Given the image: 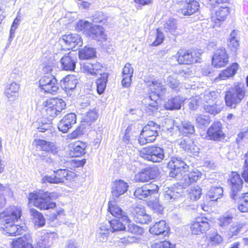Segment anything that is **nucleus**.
<instances>
[{
	"label": "nucleus",
	"mask_w": 248,
	"mask_h": 248,
	"mask_svg": "<svg viewBox=\"0 0 248 248\" xmlns=\"http://www.w3.org/2000/svg\"><path fill=\"white\" fill-rule=\"evenodd\" d=\"M31 242V235L27 233L13 240L12 247V248H34L32 246Z\"/></svg>",
	"instance_id": "24"
},
{
	"label": "nucleus",
	"mask_w": 248,
	"mask_h": 248,
	"mask_svg": "<svg viewBox=\"0 0 248 248\" xmlns=\"http://www.w3.org/2000/svg\"><path fill=\"white\" fill-rule=\"evenodd\" d=\"M178 145L188 154L197 155L199 153V147L192 139L189 138L180 140L178 141Z\"/></svg>",
	"instance_id": "20"
},
{
	"label": "nucleus",
	"mask_w": 248,
	"mask_h": 248,
	"mask_svg": "<svg viewBox=\"0 0 248 248\" xmlns=\"http://www.w3.org/2000/svg\"><path fill=\"white\" fill-rule=\"evenodd\" d=\"M149 192L151 197L155 194H156L158 191V186L155 184H148L144 185Z\"/></svg>",
	"instance_id": "62"
},
{
	"label": "nucleus",
	"mask_w": 248,
	"mask_h": 248,
	"mask_svg": "<svg viewBox=\"0 0 248 248\" xmlns=\"http://www.w3.org/2000/svg\"><path fill=\"white\" fill-rule=\"evenodd\" d=\"M92 25V24L87 21L80 20L77 23L76 30L78 31H83L84 33L87 34Z\"/></svg>",
	"instance_id": "47"
},
{
	"label": "nucleus",
	"mask_w": 248,
	"mask_h": 248,
	"mask_svg": "<svg viewBox=\"0 0 248 248\" xmlns=\"http://www.w3.org/2000/svg\"><path fill=\"white\" fill-rule=\"evenodd\" d=\"M39 87L45 93L53 94L59 89L57 79L52 75H48L42 77L39 81Z\"/></svg>",
	"instance_id": "12"
},
{
	"label": "nucleus",
	"mask_w": 248,
	"mask_h": 248,
	"mask_svg": "<svg viewBox=\"0 0 248 248\" xmlns=\"http://www.w3.org/2000/svg\"><path fill=\"white\" fill-rule=\"evenodd\" d=\"M61 178L57 177V175L54 173L50 176H46L42 178L43 183H49L51 184H59Z\"/></svg>",
	"instance_id": "56"
},
{
	"label": "nucleus",
	"mask_w": 248,
	"mask_h": 248,
	"mask_svg": "<svg viewBox=\"0 0 248 248\" xmlns=\"http://www.w3.org/2000/svg\"><path fill=\"white\" fill-rule=\"evenodd\" d=\"M21 212L20 207L11 206L0 213V218L4 225L3 230L5 234L8 235H16L23 233L25 230V226L13 223L20 218Z\"/></svg>",
	"instance_id": "1"
},
{
	"label": "nucleus",
	"mask_w": 248,
	"mask_h": 248,
	"mask_svg": "<svg viewBox=\"0 0 248 248\" xmlns=\"http://www.w3.org/2000/svg\"><path fill=\"white\" fill-rule=\"evenodd\" d=\"M164 28L166 32H168L171 34L174 35L176 32L177 30L176 20L172 18H170L165 22Z\"/></svg>",
	"instance_id": "40"
},
{
	"label": "nucleus",
	"mask_w": 248,
	"mask_h": 248,
	"mask_svg": "<svg viewBox=\"0 0 248 248\" xmlns=\"http://www.w3.org/2000/svg\"><path fill=\"white\" fill-rule=\"evenodd\" d=\"M196 123L198 127L203 128L207 127L211 122L210 117L205 115H199L195 119Z\"/></svg>",
	"instance_id": "41"
},
{
	"label": "nucleus",
	"mask_w": 248,
	"mask_h": 248,
	"mask_svg": "<svg viewBox=\"0 0 248 248\" xmlns=\"http://www.w3.org/2000/svg\"><path fill=\"white\" fill-rule=\"evenodd\" d=\"M62 49L60 52L56 54L59 57H61L60 63L62 69L65 71H74L76 68L77 59L75 54L69 52L66 54L62 52Z\"/></svg>",
	"instance_id": "11"
},
{
	"label": "nucleus",
	"mask_w": 248,
	"mask_h": 248,
	"mask_svg": "<svg viewBox=\"0 0 248 248\" xmlns=\"http://www.w3.org/2000/svg\"><path fill=\"white\" fill-rule=\"evenodd\" d=\"M149 231L150 233L155 235L162 234L166 236L168 234L169 228L166 225L164 220H160L150 227Z\"/></svg>",
	"instance_id": "27"
},
{
	"label": "nucleus",
	"mask_w": 248,
	"mask_h": 248,
	"mask_svg": "<svg viewBox=\"0 0 248 248\" xmlns=\"http://www.w3.org/2000/svg\"><path fill=\"white\" fill-rule=\"evenodd\" d=\"M228 46L234 51H235L239 46V40L238 37V31L236 30H233L228 38Z\"/></svg>",
	"instance_id": "34"
},
{
	"label": "nucleus",
	"mask_w": 248,
	"mask_h": 248,
	"mask_svg": "<svg viewBox=\"0 0 248 248\" xmlns=\"http://www.w3.org/2000/svg\"><path fill=\"white\" fill-rule=\"evenodd\" d=\"M30 214L35 226L43 227L45 225L46 220L43 215L36 209L31 208L30 209Z\"/></svg>",
	"instance_id": "36"
},
{
	"label": "nucleus",
	"mask_w": 248,
	"mask_h": 248,
	"mask_svg": "<svg viewBox=\"0 0 248 248\" xmlns=\"http://www.w3.org/2000/svg\"><path fill=\"white\" fill-rule=\"evenodd\" d=\"M228 62V57L224 48L217 49L212 57V64L214 67L220 68Z\"/></svg>",
	"instance_id": "16"
},
{
	"label": "nucleus",
	"mask_w": 248,
	"mask_h": 248,
	"mask_svg": "<svg viewBox=\"0 0 248 248\" xmlns=\"http://www.w3.org/2000/svg\"><path fill=\"white\" fill-rule=\"evenodd\" d=\"M70 148V155L73 157H78L85 154L86 145L84 142L78 141L71 144Z\"/></svg>",
	"instance_id": "31"
},
{
	"label": "nucleus",
	"mask_w": 248,
	"mask_h": 248,
	"mask_svg": "<svg viewBox=\"0 0 248 248\" xmlns=\"http://www.w3.org/2000/svg\"><path fill=\"white\" fill-rule=\"evenodd\" d=\"M128 222L122 221L121 219H113L110 221H108V224H109L112 229V232L123 231L125 229V223Z\"/></svg>",
	"instance_id": "42"
},
{
	"label": "nucleus",
	"mask_w": 248,
	"mask_h": 248,
	"mask_svg": "<svg viewBox=\"0 0 248 248\" xmlns=\"http://www.w3.org/2000/svg\"><path fill=\"white\" fill-rule=\"evenodd\" d=\"M37 148L43 151L50 152L53 155H57L58 150L54 142L43 140H36Z\"/></svg>",
	"instance_id": "26"
},
{
	"label": "nucleus",
	"mask_w": 248,
	"mask_h": 248,
	"mask_svg": "<svg viewBox=\"0 0 248 248\" xmlns=\"http://www.w3.org/2000/svg\"><path fill=\"white\" fill-rule=\"evenodd\" d=\"M174 245L171 244L170 242L164 241L155 243L153 248H174Z\"/></svg>",
	"instance_id": "64"
},
{
	"label": "nucleus",
	"mask_w": 248,
	"mask_h": 248,
	"mask_svg": "<svg viewBox=\"0 0 248 248\" xmlns=\"http://www.w3.org/2000/svg\"><path fill=\"white\" fill-rule=\"evenodd\" d=\"M93 22L99 23L102 25H107L108 23L109 17L101 11H97L92 16Z\"/></svg>",
	"instance_id": "38"
},
{
	"label": "nucleus",
	"mask_w": 248,
	"mask_h": 248,
	"mask_svg": "<svg viewBox=\"0 0 248 248\" xmlns=\"http://www.w3.org/2000/svg\"><path fill=\"white\" fill-rule=\"evenodd\" d=\"M134 180L137 182H145L149 180V176L146 172L145 169L135 175Z\"/></svg>",
	"instance_id": "54"
},
{
	"label": "nucleus",
	"mask_w": 248,
	"mask_h": 248,
	"mask_svg": "<svg viewBox=\"0 0 248 248\" xmlns=\"http://www.w3.org/2000/svg\"><path fill=\"white\" fill-rule=\"evenodd\" d=\"M160 129V125L153 121H149L148 124L142 128L138 140L139 143L144 144L152 142L158 135Z\"/></svg>",
	"instance_id": "7"
},
{
	"label": "nucleus",
	"mask_w": 248,
	"mask_h": 248,
	"mask_svg": "<svg viewBox=\"0 0 248 248\" xmlns=\"http://www.w3.org/2000/svg\"><path fill=\"white\" fill-rule=\"evenodd\" d=\"M243 227V224L240 222H235L233 223L229 228L227 232L228 235L230 237L237 235Z\"/></svg>",
	"instance_id": "44"
},
{
	"label": "nucleus",
	"mask_w": 248,
	"mask_h": 248,
	"mask_svg": "<svg viewBox=\"0 0 248 248\" xmlns=\"http://www.w3.org/2000/svg\"><path fill=\"white\" fill-rule=\"evenodd\" d=\"M170 169L169 176L171 177L179 178L183 172L188 170V166L181 158L173 157L168 164Z\"/></svg>",
	"instance_id": "9"
},
{
	"label": "nucleus",
	"mask_w": 248,
	"mask_h": 248,
	"mask_svg": "<svg viewBox=\"0 0 248 248\" xmlns=\"http://www.w3.org/2000/svg\"><path fill=\"white\" fill-rule=\"evenodd\" d=\"M246 87L243 83L237 82L228 90L225 95V102L228 107L235 108L246 95Z\"/></svg>",
	"instance_id": "4"
},
{
	"label": "nucleus",
	"mask_w": 248,
	"mask_h": 248,
	"mask_svg": "<svg viewBox=\"0 0 248 248\" xmlns=\"http://www.w3.org/2000/svg\"><path fill=\"white\" fill-rule=\"evenodd\" d=\"M140 156L153 162H160L165 157L163 149L157 146L143 148L140 152Z\"/></svg>",
	"instance_id": "8"
},
{
	"label": "nucleus",
	"mask_w": 248,
	"mask_h": 248,
	"mask_svg": "<svg viewBox=\"0 0 248 248\" xmlns=\"http://www.w3.org/2000/svg\"><path fill=\"white\" fill-rule=\"evenodd\" d=\"M200 3L195 0H186L180 3L178 12L185 16H190L200 9Z\"/></svg>",
	"instance_id": "14"
},
{
	"label": "nucleus",
	"mask_w": 248,
	"mask_h": 248,
	"mask_svg": "<svg viewBox=\"0 0 248 248\" xmlns=\"http://www.w3.org/2000/svg\"><path fill=\"white\" fill-rule=\"evenodd\" d=\"M184 100V99L180 96H175L169 100L165 104V108L168 110L180 109Z\"/></svg>",
	"instance_id": "33"
},
{
	"label": "nucleus",
	"mask_w": 248,
	"mask_h": 248,
	"mask_svg": "<svg viewBox=\"0 0 248 248\" xmlns=\"http://www.w3.org/2000/svg\"><path fill=\"white\" fill-rule=\"evenodd\" d=\"M183 192V187L177 184L165 187L163 192L164 202L169 203L174 202L182 196Z\"/></svg>",
	"instance_id": "13"
},
{
	"label": "nucleus",
	"mask_w": 248,
	"mask_h": 248,
	"mask_svg": "<svg viewBox=\"0 0 248 248\" xmlns=\"http://www.w3.org/2000/svg\"><path fill=\"white\" fill-rule=\"evenodd\" d=\"M128 231L133 234L140 235L143 233L142 228L134 224H129L128 225Z\"/></svg>",
	"instance_id": "57"
},
{
	"label": "nucleus",
	"mask_w": 248,
	"mask_h": 248,
	"mask_svg": "<svg viewBox=\"0 0 248 248\" xmlns=\"http://www.w3.org/2000/svg\"><path fill=\"white\" fill-rule=\"evenodd\" d=\"M135 129L136 126L134 124H131L128 126L123 137V140L125 143L128 144L132 142V139H131V137H136V136L133 135V133H135Z\"/></svg>",
	"instance_id": "48"
},
{
	"label": "nucleus",
	"mask_w": 248,
	"mask_h": 248,
	"mask_svg": "<svg viewBox=\"0 0 248 248\" xmlns=\"http://www.w3.org/2000/svg\"><path fill=\"white\" fill-rule=\"evenodd\" d=\"M177 127L180 133L184 136H189L195 132L194 124L188 121L182 122Z\"/></svg>",
	"instance_id": "30"
},
{
	"label": "nucleus",
	"mask_w": 248,
	"mask_h": 248,
	"mask_svg": "<svg viewBox=\"0 0 248 248\" xmlns=\"http://www.w3.org/2000/svg\"><path fill=\"white\" fill-rule=\"evenodd\" d=\"M166 81L170 87L173 89L177 88L179 85V82L177 79L171 76L167 78Z\"/></svg>",
	"instance_id": "63"
},
{
	"label": "nucleus",
	"mask_w": 248,
	"mask_h": 248,
	"mask_svg": "<svg viewBox=\"0 0 248 248\" xmlns=\"http://www.w3.org/2000/svg\"><path fill=\"white\" fill-rule=\"evenodd\" d=\"M204 104H212L214 102L219 101L217 99V94L215 92H206L203 96L201 97Z\"/></svg>",
	"instance_id": "43"
},
{
	"label": "nucleus",
	"mask_w": 248,
	"mask_h": 248,
	"mask_svg": "<svg viewBox=\"0 0 248 248\" xmlns=\"http://www.w3.org/2000/svg\"><path fill=\"white\" fill-rule=\"evenodd\" d=\"M202 188L199 186L193 187L190 192L191 199L196 201L200 199L202 194Z\"/></svg>",
	"instance_id": "52"
},
{
	"label": "nucleus",
	"mask_w": 248,
	"mask_h": 248,
	"mask_svg": "<svg viewBox=\"0 0 248 248\" xmlns=\"http://www.w3.org/2000/svg\"><path fill=\"white\" fill-rule=\"evenodd\" d=\"M78 83L77 77L73 75H69L60 81L62 88L66 91L73 90Z\"/></svg>",
	"instance_id": "29"
},
{
	"label": "nucleus",
	"mask_w": 248,
	"mask_h": 248,
	"mask_svg": "<svg viewBox=\"0 0 248 248\" xmlns=\"http://www.w3.org/2000/svg\"><path fill=\"white\" fill-rule=\"evenodd\" d=\"M134 196L140 200H144L151 197L144 186L137 188L134 192Z\"/></svg>",
	"instance_id": "50"
},
{
	"label": "nucleus",
	"mask_w": 248,
	"mask_h": 248,
	"mask_svg": "<svg viewBox=\"0 0 248 248\" xmlns=\"http://www.w3.org/2000/svg\"><path fill=\"white\" fill-rule=\"evenodd\" d=\"M54 173L57 175V177L61 178L60 183H63V179H69L73 172L67 169H58L54 171Z\"/></svg>",
	"instance_id": "49"
},
{
	"label": "nucleus",
	"mask_w": 248,
	"mask_h": 248,
	"mask_svg": "<svg viewBox=\"0 0 248 248\" xmlns=\"http://www.w3.org/2000/svg\"><path fill=\"white\" fill-rule=\"evenodd\" d=\"M97 114L95 111L91 110L88 112L83 119L85 122H86L88 125L97 118Z\"/></svg>",
	"instance_id": "55"
},
{
	"label": "nucleus",
	"mask_w": 248,
	"mask_h": 248,
	"mask_svg": "<svg viewBox=\"0 0 248 248\" xmlns=\"http://www.w3.org/2000/svg\"><path fill=\"white\" fill-rule=\"evenodd\" d=\"M133 72L134 69L132 67L131 64L129 63H127L124 67L122 72L123 79L122 84L123 87L127 88L130 86Z\"/></svg>",
	"instance_id": "28"
},
{
	"label": "nucleus",
	"mask_w": 248,
	"mask_h": 248,
	"mask_svg": "<svg viewBox=\"0 0 248 248\" xmlns=\"http://www.w3.org/2000/svg\"><path fill=\"white\" fill-rule=\"evenodd\" d=\"M134 221L140 224H146L151 221V217L148 214L145 213L137 217Z\"/></svg>",
	"instance_id": "58"
},
{
	"label": "nucleus",
	"mask_w": 248,
	"mask_h": 248,
	"mask_svg": "<svg viewBox=\"0 0 248 248\" xmlns=\"http://www.w3.org/2000/svg\"><path fill=\"white\" fill-rule=\"evenodd\" d=\"M223 239L222 237L217 233H213L210 234L208 242V246L210 248H214L222 242Z\"/></svg>",
	"instance_id": "46"
},
{
	"label": "nucleus",
	"mask_w": 248,
	"mask_h": 248,
	"mask_svg": "<svg viewBox=\"0 0 248 248\" xmlns=\"http://www.w3.org/2000/svg\"><path fill=\"white\" fill-rule=\"evenodd\" d=\"M51 245V239L48 234L41 236L36 242V248H49Z\"/></svg>",
	"instance_id": "45"
},
{
	"label": "nucleus",
	"mask_w": 248,
	"mask_h": 248,
	"mask_svg": "<svg viewBox=\"0 0 248 248\" xmlns=\"http://www.w3.org/2000/svg\"><path fill=\"white\" fill-rule=\"evenodd\" d=\"M103 66L97 62L93 63H84L82 69L84 73L93 76L100 75V78L96 80V90L98 94L103 93L106 89V84L108 82V74L103 73Z\"/></svg>",
	"instance_id": "2"
},
{
	"label": "nucleus",
	"mask_w": 248,
	"mask_h": 248,
	"mask_svg": "<svg viewBox=\"0 0 248 248\" xmlns=\"http://www.w3.org/2000/svg\"><path fill=\"white\" fill-rule=\"evenodd\" d=\"M207 134L210 140H220L225 137L221 124L219 122L213 123L208 129Z\"/></svg>",
	"instance_id": "18"
},
{
	"label": "nucleus",
	"mask_w": 248,
	"mask_h": 248,
	"mask_svg": "<svg viewBox=\"0 0 248 248\" xmlns=\"http://www.w3.org/2000/svg\"><path fill=\"white\" fill-rule=\"evenodd\" d=\"M233 216L232 215H224L219 219V225L223 228H225L232 221Z\"/></svg>",
	"instance_id": "53"
},
{
	"label": "nucleus",
	"mask_w": 248,
	"mask_h": 248,
	"mask_svg": "<svg viewBox=\"0 0 248 248\" xmlns=\"http://www.w3.org/2000/svg\"><path fill=\"white\" fill-rule=\"evenodd\" d=\"M212 104H204L203 108L206 112L215 115L219 113L223 108V105L220 101Z\"/></svg>",
	"instance_id": "32"
},
{
	"label": "nucleus",
	"mask_w": 248,
	"mask_h": 248,
	"mask_svg": "<svg viewBox=\"0 0 248 248\" xmlns=\"http://www.w3.org/2000/svg\"><path fill=\"white\" fill-rule=\"evenodd\" d=\"M77 118L75 113H70L66 115L58 123V128L62 133H66L73 124L76 123Z\"/></svg>",
	"instance_id": "22"
},
{
	"label": "nucleus",
	"mask_w": 248,
	"mask_h": 248,
	"mask_svg": "<svg viewBox=\"0 0 248 248\" xmlns=\"http://www.w3.org/2000/svg\"><path fill=\"white\" fill-rule=\"evenodd\" d=\"M164 40V35L163 33L158 29L156 30V33L155 40L153 42L152 45L157 46L161 44Z\"/></svg>",
	"instance_id": "61"
},
{
	"label": "nucleus",
	"mask_w": 248,
	"mask_h": 248,
	"mask_svg": "<svg viewBox=\"0 0 248 248\" xmlns=\"http://www.w3.org/2000/svg\"><path fill=\"white\" fill-rule=\"evenodd\" d=\"M42 109L46 112L47 117L54 118L60 114L66 106L65 102L60 98H50L44 101Z\"/></svg>",
	"instance_id": "6"
},
{
	"label": "nucleus",
	"mask_w": 248,
	"mask_h": 248,
	"mask_svg": "<svg viewBox=\"0 0 248 248\" xmlns=\"http://www.w3.org/2000/svg\"><path fill=\"white\" fill-rule=\"evenodd\" d=\"M150 179H154L159 175L158 169L155 167L147 168L145 169Z\"/></svg>",
	"instance_id": "60"
},
{
	"label": "nucleus",
	"mask_w": 248,
	"mask_h": 248,
	"mask_svg": "<svg viewBox=\"0 0 248 248\" xmlns=\"http://www.w3.org/2000/svg\"><path fill=\"white\" fill-rule=\"evenodd\" d=\"M108 211L114 217L121 219L124 222H128L129 219L126 213L123 211L114 202H108Z\"/></svg>",
	"instance_id": "23"
},
{
	"label": "nucleus",
	"mask_w": 248,
	"mask_h": 248,
	"mask_svg": "<svg viewBox=\"0 0 248 248\" xmlns=\"http://www.w3.org/2000/svg\"><path fill=\"white\" fill-rule=\"evenodd\" d=\"M60 41L65 43L71 49H77L83 44L81 37L78 34H68L63 35Z\"/></svg>",
	"instance_id": "17"
},
{
	"label": "nucleus",
	"mask_w": 248,
	"mask_h": 248,
	"mask_svg": "<svg viewBox=\"0 0 248 248\" xmlns=\"http://www.w3.org/2000/svg\"><path fill=\"white\" fill-rule=\"evenodd\" d=\"M231 184L232 188L231 197L234 201H236L238 198H240L239 191L242 188L243 180L239 174L234 173L231 179Z\"/></svg>",
	"instance_id": "21"
},
{
	"label": "nucleus",
	"mask_w": 248,
	"mask_h": 248,
	"mask_svg": "<svg viewBox=\"0 0 248 248\" xmlns=\"http://www.w3.org/2000/svg\"><path fill=\"white\" fill-rule=\"evenodd\" d=\"M96 51L94 48L89 46H85L78 52L80 59L86 60L93 58L95 56Z\"/></svg>",
	"instance_id": "37"
},
{
	"label": "nucleus",
	"mask_w": 248,
	"mask_h": 248,
	"mask_svg": "<svg viewBox=\"0 0 248 248\" xmlns=\"http://www.w3.org/2000/svg\"><path fill=\"white\" fill-rule=\"evenodd\" d=\"M223 190L220 186H212L208 191L206 198L211 201H217L218 199L221 198L223 195Z\"/></svg>",
	"instance_id": "35"
},
{
	"label": "nucleus",
	"mask_w": 248,
	"mask_h": 248,
	"mask_svg": "<svg viewBox=\"0 0 248 248\" xmlns=\"http://www.w3.org/2000/svg\"><path fill=\"white\" fill-rule=\"evenodd\" d=\"M201 53L198 51L180 49L176 54V57L179 64H190L199 62Z\"/></svg>",
	"instance_id": "10"
},
{
	"label": "nucleus",
	"mask_w": 248,
	"mask_h": 248,
	"mask_svg": "<svg viewBox=\"0 0 248 248\" xmlns=\"http://www.w3.org/2000/svg\"><path fill=\"white\" fill-rule=\"evenodd\" d=\"M37 124V128L38 129L39 131L42 132H44L49 130L51 127V124L50 123L43 122L41 120L38 121Z\"/></svg>",
	"instance_id": "59"
},
{
	"label": "nucleus",
	"mask_w": 248,
	"mask_h": 248,
	"mask_svg": "<svg viewBox=\"0 0 248 248\" xmlns=\"http://www.w3.org/2000/svg\"><path fill=\"white\" fill-rule=\"evenodd\" d=\"M229 13V8L227 6L221 7L216 12V17L219 21L225 20Z\"/></svg>",
	"instance_id": "51"
},
{
	"label": "nucleus",
	"mask_w": 248,
	"mask_h": 248,
	"mask_svg": "<svg viewBox=\"0 0 248 248\" xmlns=\"http://www.w3.org/2000/svg\"><path fill=\"white\" fill-rule=\"evenodd\" d=\"M238 65L236 63H233L232 66L223 71L219 74V78L221 80H224L229 77L234 76L238 70Z\"/></svg>",
	"instance_id": "39"
},
{
	"label": "nucleus",
	"mask_w": 248,
	"mask_h": 248,
	"mask_svg": "<svg viewBox=\"0 0 248 248\" xmlns=\"http://www.w3.org/2000/svg\"><path fill=\"white\" fill-rule=\"evenodd\" d=\"M54 193L40 190L35 192L31 193L28 196L30 203L41 210H48L54 208L56 203L51 200L53 198Z\"/></svg>",
	"instance_id": "3"
},
{
	"label": "nucleus",
	"mask_w": 248,
	"mask_h": 248,
	"mask_svg": "<svg viewBox=\"0 0 248 248\" xmlns=\"http://www.w3.org/2000/svg\"><path fill=\"white\" fill-rule=\"evenodd\" d=\"M150 89L152 90V93L145 98V102L148 103L149 108L154 109H158L157 101L160 97V95L166 93L165 86L158 81L154 80L150 85Z\"/></svg>",
	"instance_id": "5"
},
{
	"label": "nucleus",
	"mask_w": 248,
	"mask_h": 248,
	"mask_svg": "<svg viewBox=\"0 0 248 248\" xmlns=\"http://www.w3.org/2000/svg\"><path fill=\"white\" fill-rule=\"evenodd\" d=\"M210 222L211 220L205 217H196L190 226L192 233L199 234L205 232L209 229Z\"/></svg>",
	"instance_id": "15"
},
{
	"label": "nucleus",
	"mask_w": 248,
	"mask_h": 248,
	"mask_svg": "<svg viewBox=\"0 0 248 248\" xmlns=\"http://www.w3.org/2000/svg\"><path fill=\"white\" fill-rule=\"evenodd\" d=\"M87 35L98 41H105L107 39L103 28L99 25H92Z\"/></svg>",
	"instance_id": "25"
},
{
	"label": "nucleus",
	"mask_w": 248,
	"mask_h": 248,
	"mask_svg": "<svg viewBox=\"0 0 248 248\" xmlns=\"http://www.w3.org/2000/svg\"><path fill=\"white\" fill-rule=\"evenodd\" d=\"M127 183L122 180H116L113 182L111 186V193L113 199L116 200L122 195L125 193L128 188Z\"/></svg>",
	"instance_id": "19"
}]
</instances>
